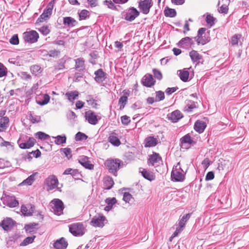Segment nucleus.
<instances>
[{
    "label": "nucleus",
    "mask_w": 249,
    "mask_h": 249,
    "mask_svg": "<svg viewBox=\"0 0 249 249\" xmlns=\"http://www.w3.org/2000/svg\"><path fill=\"white\" fill-rule=\"evenodd\" d=\"M178 88V87L168 88L165 90V92L167 95H171L175 92Z\"/></svg>",
    "instance_id": "nucleus-63"
},
{
    "label": "nucleus",
    "mask_w": 249,
    "mask_h": 249,
    "mask_svg": "<svg viewBox=\"0 0 249 249\" xmlns=\"http://www.w3.org/2000/svg\"><path fill=\"white\" fill-rule=\"evenodd\" d=\"M52 203L53 205L52 208L55 214L60 215L62 213V211L64 209L63 202L62 200L58 198H55L52 201Z\"/></svg>",
    "instance_id": "nucleus-7"
},
{
    "label": "nucleus",
    "mask_w": 249,
    "mask_h": 249,
    "mask_svg": "<svg viewBox=\"0 0 249 249\" xmlns=\"http://www.w3.org/2000/svg\"><path fill=\"white\" fill-rule=\"evenodd\" d=\"M177 73L181 81L184 82H186L188 81L189 72L186 69L178 70Z\"/></svg>",
    "instance_id": "nucleus-24"
},
{
    "label": "nucleus",
    "mask_w": 249,
    "mask_h": 249,
    "mask_svg": "<svg viewBox=\"0 0 249 249\" xmlns=\"http://www.w3.org/2000/svg\"><path fill=\"white\" fill-rule=\"evenodd\" d=\"M38 225L36 223H29L25 225L24 229L27 233L34 234L37 232V228H36V226Z\"/></svg>",
    "instance_id": "nucleus-21"
},
{
    "label": "nucleus",
    "mask_w": 249,
    "mask_h": 249,
    "mask_svg": "<svg viewBox=\"0 0 249 249\" xmlns=\"http://www.w3.org/2000/svg\"><path fill=\"white\" fill-rule=\"evenodd\" d=\"M45 184L47 187V191L52 190L57 187L58 181L55 176L52 175L46 179Z\"/></svg>",
    "instance_id": "nucleus-10"
},
{
    "label": "nucleus",
    "mask_w": 249,
    "mask_h": 249,
    "mask_svg": "<svg viewBox=\"0 0 249 249\" xmlns=\"http://www.w3.org/2000/svg\"><path fill=\"white\" fill-rule=\"evenodd\" d=\"M153 5L152 0H143L139 3V8L144 14L147 15L149 13L150 9Z\"/></svg>",
    "instance_id": "nucleus-8"
},
{
    "label": "nucleus",
    "mask_w": 249,
    "mask_h": 249,
    "mask_svg": "<svg viewBox=\"0 0 249 249\" xmlns=\"http://www.w3.org/2000/svg\"><path fill=\"white\" fill-rule=\"evenodd\" d=\"M218 12L221 14H227L228 12V5L224 4L218 9Z\"/></svg>",
    "instance_id": "nucleus-61"
},
{
    "label": "nucleus",
    "mask_w": 249,
    "mask_h": 249,
    "mask_svg": "<svg viewBox=\"0 0 249 249\" xmlns=\"http://www.w3.org/2000/svg\"><path fill=\"white\" fill-rule=\"evenodd\" d=\"M38 31L44 36H47L50 32V30L47 26H43L39 28Z\"/></svg>",
    "instance_id": "nucleus-55"
},
{
    "label": "nucleus",
    "mask_w": 249,
    "mask_h": 249,
    "mask_svg": "<svg viewBox=\"0 0 249 249\" xmlns=\"http://www.w3.org/2000/svg\"><path fill=\"white\" fill-rule=\"evenodd\" d=\"M89 13V12L88 10L85 9L82 10L80 13H78L79 20H85L89 18V15H88Z\"/></svg>",
    "instance_id": "nucleus-46"
},
{
    "label": "nucleus",
    "mask_w": 249,
    "mask_h": 249,
    "mask_svg": "<svg viewBox=\"0 0 249 249\" xmlns=\"http://www.w3.org/2000/svg\"><path fill=\"white\" fill-rule=\"evenodd\" d=\"M31 71L33 74L35 75H38L39 73H41V68L39 66L37 65H35L31 67L30 68Z\"/></svg>",
    "instance_id": "nucleus-47"
},
{
    "label": "nucleus",
    "mask_w": 249,
    "mask_h": 249,
    "mask_svg": "<svg viewBox=\"0 0 249 249\" xmlns=\"http://www.w3.org/2000/svg\"><path fill=\"white\" fill-rule=\"evenodd\" d=\"M186 172H184L180 166V162H178L176 166L173 168L171 172V178L173 181L176 182H182L185 179V174Z\"/></svg>",
    "instance_id": "nucleus-2"
},
{
    "label": "nucleus",
    "mask_w": 249,
    "mask_h": 249,
    "mask_svg": "<svg viewBox=\"0 0 249 249\" xmlns=\"http://www.w3.org/2000/svg\"><path fill=\"white\" fill-rule=\"evenodd\" d=\"M189 55L192 61L193 62L197 63V64H198L200 60L202 58V56L197 51L195 50L191 51L189 53Z\"/></svg>",
    "instance_id": "nucleus-26"
},
{
    "label": "nucleus",
    "mask_w": 249,
    "mask_h": 249,
    "mask_svg": "<svg viewBox=\"0 0 249 249\" xmlns=\"http://www.w3.org/2000/svg\"><path fill=\"white\" fill-rule=\"evenodd\" d=\"M165 98L164 92L159 90L156 92V102L162 101Z\"/></svg>",
    "instance_id": "nucleus-49"
},
{
    "label": "nucleus",
    "mask_w": 249,
    "mask_h": 249,
    "mask_svg": "<svg viewBox=\"0 0 249 249\" xmlns=\"http://www.w3.org/2000/svg\"><path fill=\"white\" fill-rule=\"evenodd\" d=\"M60 54V52L55 50H50L48 52V54L50 57H54Z\"/></svg>",
    "instance_id": "nucleus-64"
},
{
    "label": "nucleus",
    "mask_w": 249,
    "mask_h": 249,
    "mask_svg": "<svg viewBox=\"0 0 249 249\" xmlns=\"http://www.w3.org/2000/svg\"><path fill=\"white\" fill-rule=\"evenodd\" d=\"M196 41L198 44H201L203 45L206 44L208 42L207 39L202 36H197Z\"/></svg>",
    "instance_id": "nucleus-57"
},
{
    "label": "nucleus",
    "mask_w": 249,
    "mask_h": 249,
    "mask_svg": "<svg viewBox=\"0 0 249 249\" xmlns=\"http://www.w3.org/2000/svg\"><path fill=\"white\" fill-rule=\"evenodd\" d=\"M164 15L167 17L173 18L176 16L177 12L175 9L168 8L164 10Z\"/></svg>",
    "instance_id": "nucleus-42"
},
{
    "label": "nucleus",
    "mask_w": 249,
    "mask_h": 249,
    "mask_svg": "<svg viewBox=\"0 0 249 249\" xmlns=\"http://www.w3.org/2000/svg\"><path fill=\"white\" fill-rule=\"evenodd\" d=\"M157 140L153 137H149L145 140V147H153L157 145Z\"/></svg>",
    "instance_id": "nucleus-28"
},
{
    "label": "nucleus",
    "mask_w": 249,
    "mask_h": 249,
    "mask_svg": "<svg viewBox=\"0 0 249 249\" xmlns=\"http://www.w3.org/2000/svg\"><path fill=\"white\" fill-rule=\"evenodd\" d=\"M140 15L139 12L136 8L132 7L129 8L124 15V19L129 21H133Z\"/></svg>",
    "instance_id": "nucleus-9"
},
{
    "label": "nucleus",
    "mask_w": 249,
    "mask_h": 249,
    "mask_svg": "<svg viewBox=\"0 0 249 249\" xmlns=\"http://www.w3.org/2000/svg\"><path fill=\"white\" fill-rule=\"evenodd\" d=\"M54 0L50 1L47 7L44 10L43 12L39 16L37 20V22H41L48 19L51 15L53 8Z\"/></svg>",
    "instance_id": "nucleus-3"
},
{
    "label": "nucleus",
    "mask_w": 249,
    "mask_h": 249,
    "mask_svg": "<svg viewBox=\"0 0 249 249\" xmlns=\"http://www.w3.org/2000/svg\"><path fill=\"white\" fill-rule=\"evenodd\" d=\"M60 151L63 152L65 156L68 159H70L72 157L71 155V150L70 148H61Z\"/></svg>",
    "instance_id": "nucleus-51"
},
{
    "label": "nucleus",
    "mask_w": 249,
    "mask_h": 249,
    "mask_svg": "<svg viewBox=\"0 0 249 249\" xmlns=\"http://www.w3.org/2000/svg\"><path fill=\"white\" fill-rule=\"evenodd\" d=\"M128 98L126 95H124L120 97L119 100V105H120V109H123L127 102Z\"/></svg>",
    "instance_id": "nucleus-41"
},
{
    "label": "nucleus",
    "mask_w": 249,
    "mask_h": 249,
    "mask_svg": "<svg viewBox=\"0 0 249 249\" xmlns=\"http://www.w3.org/2000/svg\"><path fill=\"white\" fill-rule=\"evenodd\" d=\"M241 35L239 34H236L232 36L231 40V43L232 45H237L238 43V41L240 38L241 37Z\"/></svg>",
    "instance_id": "nucleus-52"
},
{
    "label": "nucleus",
    "mask_w": 249,
    "mask_h": 249,
    "mask_svg": "<svg viewBox=\"0 0 249 249\" xmlns=\"http://www.w3.org/2000/svg\"><path fill=\"white\" fill-rule=\"evenodd\" d=\"M36 142V140L33 137H29L27 142H22L19 144V147L21 149H29L32 147Z\"/></svg>",
    "instance_id": "nucleus-20"
},
{
    "label": "nucleus",
    "mask_w": 249,
    "mask_h": 249,
    "mask_svg": "<svg viewBox=\"0 0 249 249\" xmlns=\"http://www.w3.org/2000/svg\"><path fill=\"white\" fill-rule=\"evenodd\" d=\"M84 227L82 223H76L69 226V231L75 236H82L84 233Z\"/></svg>",
    "instance_id": "nucleus-4"
},
{
    "label": "nucleus",
    "mask_w": 249,
    "mask_h": 249,
    "mask_svg": "<svg viewBox=\"0 0 249 249\" xmlns=\"http://www.w3.org/2000/svg\"><path fill=\"white\" fill-rule=\"evenodd\" d=\"M9 123V118L7 117H3L0 122V132L4 131L7 127Z\"/></svg>",
    "instance_id": "nucleus-35"
},
{
    "label": "nucleus",
    "mask_w": 249,
    "mask_h": 249,
    "mask_svg": "<svg viewBox=\"0 0 249 249\" xmlns=\"http://www.w3.org/2000/svg\"><path fill=\"white\" fill-rule=\"evenodd\" d=\"M68 245V242L64 237L57 240L53 244L54 249H66Z\"/></svg>",
    "instance_id": "nucleus-16"
},
{
    "label": "nucleus",
    "mask_w": 249,
    "mask_h": 249,
    "mask_svg": "<svg viewBox=\"0 0 249 249\" xmlns=\"http://www.w3.org/2000/svg\"><path fill=\"white\" fill-rule=\"evenodd\" d=\"M7 74V68L0 63V77L6 76Z\"/></svg>",
    "instance_id": "nucleus-58"
},
{
    "label": "nucleus",
    "mask_w": 249,
    "mask_h": 249,
    "mask_svg": "<svg viewBox=\"0 0 249 249\" xmlns=\"http://www.w3.org/2000/svg\"><path fill=\"white\" fill-rule=\"evenodd\" d=\"M183 116L182 114L179 110H176L169 114L167 116V118L168 120H170L172 122L176 123L181 119Z\"/></svg>",
    "instance_id": "nucleus-14"
},
{
    "label": "nucleus",
    "mask_w": 249,
    "mask_h": 249,
    "mask_svg": "<svg viewBox=\"0 0 249 249\" xmlns=\"http://www.w3.org/2000/svg\"><path fill=\"white\" fill-rule=\"evenodd\" d=\"M107 205L113 207V206L117 203V200L115 197H108L105 200Z\"/></svg>",
    "instance_id": "nucleus-56"
},
{
    "label": "nucleus",
    "mask_w": 249,
    "mask_h": 249,
    "mask_svg": "<svg viewBox=\"0 0 249 249\" xmlns=\"http://www.w3.org/2000/svg\"><path fill=\"white\" fill-rule=\"evenodd\" d=\"M143 177L150 181L154 179V176L150 173V172L145 170L144 169L141 172Z\"/></svg>",
    "instance_id": "nucleus-50"
},
{
    "label": "nucleus",
    "mask_w": 249,
    "mask_h": 249,
    "mask_svg": "<svg viewBox=\"0 0 249 249\" xmlns=\"http://www.w3.org/2000/svg\"><path fill=\"white\" fill-rule=\"evenodd\" d=\"M153 73L155 78H157L159 80H160L162 78V75L161 72L156 69H153Z\"/></svg>",
    "instance_id": "nucleus-54"
},
{
    "label": "nucleus",
    "mask_w": 249,
    "mask_h": 249,
    "mask_svg": "<svg viewBox=\"0 0 249 249\" xmlns=\"http://www.w3.org/2000/svg\"><path fill=\"white\" fill-rule=\"evenodd\" d=\"M94 80L97 83H102L106 79V73L102 69H99L94 72Z\"/></svg>",
    "instance_id": "nucleus-18"
},
{
    "label": "nucleus",
    "mask_w": 249,
    "mask_h": 249,
    "mask_svg": "<svg viewBox=\"0 0 249 249\" xmlns=\"http://www.w3.org/2000/svg\"><path fill=\"white\" fill-rule=\"evenodd\" d=\"M114 184V180L112 178L107 176L103 179L104 188L107 190H109L112 188Z\"/></svg>",
    "instance_id": "nucleus-23"
},
{
    "label": "nucleus",
    "mask_w": 249,
    "mask_h": 249,
    "mask_svg": "<svg viewBox=\"0 0 249 249\" xmlns=\"http://www.w3.org/2000/svg\"><path fill=\"white\" fill-rule=\"evenodd\" d=\"M87 139L88 136L81 132H77L75 136V140L77 142L86 140Z\"/></svg>",
    "instance_id": "nucleus-43"
},
{
    "label": "nucleus",
    "mask_w": 249,
    "mask_h": 249,
    "mask_svg": "<svg viewBox=\"0 0 249 249\" xmlns=\"http://www.w3.org/2000/svg\"><path fill=\"white\" fill-rule=\"evenodd\" d=\"M32 209V212H30V211L28 212V209L27 207L25 206H22L21 208V212L26 216H31L32 215V213H33V211L35 209L34 206L31 207Z\"/></svg>",
    "instance_id": "nucleus-48"
},
{
    "label": "nucleus",
    "mask_w": 249,
    "mask_h": 249,
    "mask_svg": "<svg viewBox=\"0 0 249 249\" xmlns=\"http://www.w3.org/2000/svg\"><path fill=\"white\" fill-rule=\"evenodd\" d=\"M4 203L10 208L16 207L18 205V202L14 196H6L4 198Z\"/></svg>",
    "instance_id": "nucleus-15"
},
{
    "label": "nucleus",
    "mask_w": 249,
    "mask_h": 249,
    "mask_svg": "<svg viewBox=\"0 0 249 249\" xmlns=\"http://www.w3.org/2000/svg\"><path fill=\"white\" fill-rule=\"evenodd\" d=\"M23 37L25 42L34 43L37 41L38 34L35 30L26 31L23 34Z\"/></svg>",
    "instance_id": "nucleus-5"
},
{
    "label": "nucleus",
    "mask_w": 249,
    "mask_h": 249,
    "mask_svg": "<svg viewBox=\"0 0 249 249\" xmlns=\"http://www.w3.org/2000/svg\"><path fill=\"white\" fill-rule=\"evenodd\" d=\"M155 82L152 75L150 74L145 75L142 80V85L146 87H151L155 85Z\"/></svg>",
    "instance_id": "nucleus-13"
},
{
    "label": "nucleus",
    "mask_w": 249,
    "mask_h": 249,
    "mask_svg": "<svg viewBox=\"0 0 249 249\" xmlns=\"http://www.w3.org/2000/svg\"><path fill=\"white\" fill-rule=\"evenodd\" d=\"M15 222L11 218L7 217L4 219L0 223V226L5 231H9L13 228Z\"/></svg>",
    "instance_id": "nucleus-11"
},
{
    "label": "nucleus",
    "mask_w": 249,
    "mask_h": 249,
    "mask_svg": "<svg viewBox=\"0 0 249 249\" xmlns=\"http://www.w3.org/2000/svg\"><path fill=\"white\" fill-rule=\"evenodd\" d=\"M132 198V195L127 192H125L124 194L123 200L125 202L129 203L131 198Z\"/></svg>",
    "instance_id": "nucleus-62"
},
{
    "label": "nucleus",
    "mask_w": 249,
    "mask_h": 249,
    "mask_svg": "<svg viewBox=\"0 0 249 249\" xmlns=\"http://www.w3.org/2000/svg\"><path fill=\"white\" fill-rule=\"evenodd\" d=\"M79 162L85 168L91 170L94 168V165L90 163L88 157L82 156L79 159Z\"/></svg>",
    "instance_id": "nucleus-17"
},
{
    "label": "nucleus",
    "mask_w": 249,
    "mask_h": 249,
    "mask_svg": "<svg viewBox=\"0 0 249 249\" xmlns=\"http://www.w3.org/2000/svg\"><path fill=\"white\" fill-rule=\"evenodd\" d=\"M189 102H190L191 104H187L183 108V111L185 112H191L192 111L193 109L196 107L195 102H192L191 101H189Z\"/></svg>",
    "instance_id": "nucleus-39"
},
{
    "label": "nucleus",
    "mask_w": 249,
    "mask_h": 249,
    "mask_svg": "<svg viewBox=\"0 0 249 249\" xmlns=\"http://www.w3.org/2000/svg\"><path fill=\"white\" fill-rule=\"evenodd\" d=\"M75 69L78 71H83L85 69V61L83 58H79L75 60Z\"/></svg>",
    "instance_id": "nucleus-29"
},
{
    "label": "nucleus",
    "mask_w": 249,
    "mask_h": 249,
    "mask_svg": "<svg viewBox=\"0 0 249 249\" xmlns=\"http://www.w3.org/2000/svg\"><path fill=\"white\" fill-rule=\"evenodd\" d=\"M193 43L192 38L189 37H185L182 38L178 43V46L181 47L188 46Z\"/></svg>",
    "instance_id": "nucleus-30"
},
{
    "label": "nucleus",
    "mask_w": 249,
    "mask_h": 249,
    "mask_svg": "<svg viewBox=\"0 0 249 249\" xmlns=\"http://www.w3.org/2000/svg\"><path fill=\"white\" fill-rule=\"evenodd\" d=\"M29 119L32 124H36L39 123L41 121V116L38 115L34 116L31 111L28 113Z\"/></svg>",
    "instance_id": "nucleus-37"
},
{
    "label": "nucleus",
    "mask_w": 249,
    "mask_h": 249,
    "mask_svg": "<svg viewBox=\"0 0 249 249\" xmlns=\"http://www.w3.org/2000/svg\"><path fill=\"white\" fill-rule=\"evenodd\" d=\"M206 126V124L204 122L197 120L195 124L194 129L199 133H202L204 132Z\"/></svg>",
    "instance_id": "nucleus-22"
},
{
    "label": "nucleus",
    "mask_w": 249,
    "mask_h": 249,
    "mask_svg": "<svg viewBox=\"0 0 249 249\" xmlns=\"http://www.w3.org/2000/svg\"><path fill=\"white\" fill-rule=\"evenodd\" d=\"M63 24L69 28H72L75 26L78 22L73 18L71 17H64L63 19Z\"/></svg>",
    "instance_id": "nucleus-19"
},
{
    "label": "nucleus",
    "mask_w": 249,
    "mask_h": 249,
    "mask_svg": "<svg viewBox=\"0 0 249 249\" xmlns=\"http://www.w3.org/2000/svg\"><path fill=\"white\" fill-rule=\"evenodd\" d=\"M53 139H55L54 143L56 145H60L66 142L67 137L65 135H58L56 137H53Z\"/></svg>",
    "instance_id": "nucleus-32"
},
{
    "label": "nucleus",
    "mask_w": 249,
    "mask_h": 249,
    "mask_svg": "<svg viewBox=\"0 0 249 249\" xmlns=\"http://www.w3.org/2000/svg\"><path fill=\"white\" fill-rule=\"evenodd\" d=\"M79 172L77 169H72L71 168H68L64 171V175H71L72 176H77L79 175Z\"/></svg>",
    "instance_id": "nucleus-44"
},
{
    "label": "nucleus",
    "mask_w": 249,
    "mask_h": 249,
    "mask_svg": "<svg viewBox=\"0 0 249 249\" xmlns=\"http://www.w3.org/2000/svg\"><path fill=\"white\" fill-rule=\"evenodd\" d=\"M180 141L181 146L186 144L190 145L194 142V141L191 139V137L189 134H187L182 137L180 139Z\"/></svg>",
    "instance_id": "nucleus-31"
},
{
    "label": "nucleus",
    "mask_w": 249,
    "mask_h": 249,
    "mask_svg": "<svg viewBox=\"0 0 249 249\" xmlns=\"http://www.w3.org/2000/svg\"><path fill=\"white\" fill-rule=\"evenodd\" d=\"M35 136L36 138L41 140H45L50 138V136L43 132L39 131L35 134Z\"/></svg>",
    "instance_id": "nucleus-45"
},
{
    "label": "nucleus",
    "mask_w": 249,
    "mask_h": 249,
    "mask_svg": "<svg viewBox=\"0 0 249 249\" xmlns=\"http://www.w3.org/2000/svg\"><path fill=\"white\" fill-rule=\"evenodd\" d=\"M123 165V162L119 159H108L105 162V165L108 172L115 177L117 176L118 171Z\"/></svg>",
    "instance_id": "nucleus-1"
},
{
    "label": "nucleus",
    "mask_w": 249,
    "mask_h": 249,
    "mask_svg": "<svg viewBox=\"0 0 249 249\" xmlns=\"http://www.w3.org/2000/svg\"><path fill=\"white\" fill-rule=\"evenodd\" d=\"M191 216L190 213H187L184 215L181 219L179 220L178 223V226L180 230H182L183 228L185 227L186 222L189 220Z\"/></svg>",
    "instance_id": "nucleus-34"
},
{
    "label": "nucleus",
    "mask_w": 249,
    "mask_h": 249,
    "mask_svg": "<svg viewBox=\"0 0 249 249\" xmlns=\"http://www.w3.org/2000/svg\"><path fill=\"white\" fill-rule=\"evenodd\" d=\"M103 4L106 5L108 8L112 9V8H115V3L111 0H105L103 1Z\"/></svg>",
    "instance_id": "nucleus-59"
},
{
    "label": "nucleus",
    "mask_w": 249,
    "mask_h": 249,
    "mask_svg": "<svg viewBox=\"0 0 249 249\" xmlns=\"http://www.w3.org/2000/svg\"><path fill=\"white\" fill-rule=\"evenodd\" d=\"M108 141L112 145L116 146H118L121 144V142L118 138L117 134L115 132H112L110 134L108 137Z\"/></svg>",
    "instance_id": "nucleus-25"
},
{
    "label": "nucleus",
    "mask_w": 249,
    "mask_h": 249,
    "mask_svg": "<svg viewBox=\"0 0 249 249\" xmlns=\"http://www.w3.org/2000/svg\"><path fill=\"white\" fill-rule=\"evenodd\" d=\"M85 117L86 120L91 124L95 125L98 123V119H97V116L91 110L86 111Z\"/></svg>",
    "instance_id": "nucleus-12"
},
{
    "label": "nucleus",
    "mask_w": 249,
    "mask_h": 249,
    "mask_svg": "<svg viewBox=\"0 0 249 249\" xmlns=\"http://www.w3.org/2000/svg\"><path fill=\"white\" fill-rule=\"evenodd\" d=\"M215 20L216 18H214L212 15L207 13L206 22L208 25H209L210 27L213 26L214 25Z\"/></svg>",
    "instance_id": "nucleus-38"
},
{
    "label": "nucleus",
    "mask_w": 249,
    "mask_h": 249,
    "mask_svg": "<svg viewBox=\"0 0 249 249\" xmlns=\"http://www.w3.org/2000/svg\"><path fill=\"white\" fill-rule=\"evenodd\" d=\"M35 175L36 174H33L30 175L26 179L24 180L21 184L23 185H32L35 179Z\"/></svg>",
    "instance_id": "nucleus-40"
},
{
    "label": "nucleus",
    "mask_w": 249,
    "mask_h": 249,
    "mask_svg": "<svg viewBox=\"0 0 249 249\" xmlns=\"http://www.w3.org/2000/svg\"><path fill=\"white\" fill-rule=\"evenodd\" d=\"M36 236L35 235H33L32 236H28L25 238L23 241L20 244V246H26L31 243H32Z\"/></svg>",
    "instance_id": "nucleus-36"
},
{
    "label": "nucleus",
    "mask_w": 249,
    "mask_h": 249,
    "mask_svg": "<svg viewBox=\"0 0 249 249\" xmlns=\"http://www.w3.org/2000/svg\"><path fill=\"white\" fill-rule=\"evenodd\" d=\"M9 42L12 45H18L19 44V39L18 35L15 34L13 35L9 40Z\"/></svg>",
    "instance_id": "nucleus-53"
},
{
    "label": "nucleus",
    "mask_w": 249,
    "mask_h": 249,
    "mask_svg": "<svg viewBox=\"0 0 249 249\" xmlns=\"http://www.w3.org/2000/svg\"><path fill=\"white\" fill-rule=\"evenodd\" d=\"M160 160L161 157L159 154L157 153H154L149 156V158L148 160V163L149 164H150L152 166H154L156 163H157Z\"/></svg>",
    "instance_id": "nucleus-27"
},
{
    "label": "nucleus",
    "mask_w": 249,
    "mask_h": 249,
    "mask_svg": "<svg viewBox=\"0 0 249 249\" xmlns=\"http://www.w3.org/2000/svg\"><path fill=\"white\" fill-rule=\"evenodd\" d=\"M105 221H107L106 217L103 214L99 213L97 215L93 216L90 222V224L95 227L103 228L105 225Z\"/></svg>",
    "instance_id": "nucleus-6"
},
{
    "label": "nucleus",
    "mask_w": 249,
    "mask_h": 249,
    "mask_svg": "<svg viewBox=\"0 0 249 249\" xmlns=\"http://www.w3.org/2000/svg\"><path fill=\"white\" fill-rule=\"evenodd\" d=\"M122 123L124 125H128L130 122V117L127 115H124L121 118Z\"/></svg>",
    "instance_id": "nucleus-60"
},
{
    "label": "nucleus",
    "mask_w": 249,
    "mask_h": 249,
    "mask_svg": "<svg viewBox=\"0 0 249 249\" xmlns=\"http://www.w3.org/2000/svg\"><path fill=\"white\" fill-rule=\"evenodd\" d=\"M79 93L77 91L68 92L65 94V96L67 97L70 102H73L78 96Z\"/></svg>",
    "instance_id": "nucleus-33"
}]
</instances>
